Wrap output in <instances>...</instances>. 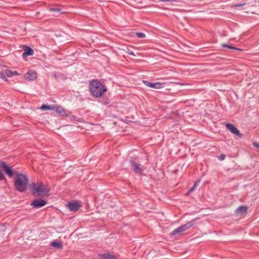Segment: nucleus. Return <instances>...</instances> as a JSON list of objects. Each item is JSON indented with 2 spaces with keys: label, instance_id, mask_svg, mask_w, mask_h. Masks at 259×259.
Listing matches in <instances>:
<instances>
[{
  "label": "nucleus",
  "instance_id": "1",
  "mask_svg": "<svg viewBox=\"0 0 259 259\" xmlns=\"http://www.w3.org/2000/svg\"><path fill=\"white\" fill-rule=\"evenodd\" d=\"M30 190L33 196L45 197L49 195V188L42 182L32 183L30 186Z\"/></svg>",
  "mask_w": 259,
  "mask_h": 259
},
{
  "label": "nucleus",
  "instance_id": "2",
  "mask_svg": "<svg viewBox=\"0 0 259 259\" xmlns=\"http://www.w3.org/2000/svg\"><path fill=\"white\" fill-rule=\"evenodd\" d=\"M89 89L93 96L96 98L101 97L107 90L104 85L96 79L90 81Z\"/></svg>",
  "mask_w": 259,
  "mask_h": 259
},
{
  "label": "nucleus",
  "instance_id": "3",
  "mask_svg": "<svg viewBox=\"0 0 259 259\" xmlns=\"http://www.w3.org/2000/svg\"><path fill=\"white\" fill-rule=\"evenodd\" d=\"M28 184V179L27 176L17 172L14 184L15 189L19 192H23L26 190Z\"/></svg>",
  "mask_w": 259,
  "mask_h": 259
},
{
  "label": "nucleus",
  "instance_id": "4",
  "mask_svg": "<svg viewBox=\"0 0 259 259\" xmlns=\"http://www.w3.org/2000/svg\"><path fill=\"white\" fill-rule=\"evenodd\" d=\"M130 165L136 175H142L144 171L142 165L138 157L132 156L130 159Z\"/></svg>",
  "mask_w": 259,
  "mask_h": 259
},
{
  "label": "nucleus",
  "instance_id": "5",
  "mask_svg": "<svg viewBox=\"0 0 259 259\" xmlns=\"http://www.w3.org/2000/svg\"><path fill=\"white\" fill-rule=\"evenodd\" d=\"M0 168H2L4 172L10 177L12 178L13 176V170L11 167L6 164L5 162L0 161ZM6 180L3 173L0 170V181Z\"/></svg>",
  "mask_w": 259,
  "mask_h": 259
},
{
  "label": "nucleus",
  "instance_id": "6",
  "mask_svg": "<svg viewBox=\"0 0 259 259\" xmlns=\"http://www.w3.org/2000/svg\"><path fill=\"white\" fill-rule=\"evenodd\" d=\"M194 221L189 222L173 230L171 233V235L175 236L177 234L181 235L185 231L191 228L194 225Z\"/></svg>",
  "mask_w": 259,
  "mask_h": 259
},
{
  "label": "nucleus",
  "instance_id": "7",
  "mask_svg": "<svg viewBox=\"0 0 259 259\" xmlns=\"http://www.w3.org/2000/svg\"><path fill=\"white\" fill-rule=\"evenodd\" d=\"M47 201L41 199H35L30 204L33 208H38L45 206Z\"/></svg>",
  "mask_w": 259,
  "mask_h": 259
},
{
  "label": "nucleus",
  "instance_id": "8",
  "mask_svg": "<svg viewBox=\"0 0 259 259\" xmlns=\"http://www.w3.org/2000/svg\"><path fill=\"white\" fill-rule=\"evenodd\" d=\"M143 83L147 87L153 88V89H161L164 87V83L160 82H150L147 80H143Z\"/></svg>",
  "mask_w": 259,
  "mask_h": 259
},
{
  "label": "nucleus",
  "instance_id": "9",
  "mask_svg": "<svg viewBox=\"0 0 259 259\" xmlns=\"http://www.w3.org/2000/svg\"><path fill=\"white\" fill-rule=\"evenodd\" d=\"M228 130H229L237 138H241L242 136L239 130L231 123H228Z\"/></svg>",
  "mask_w": 259,
  "mask_h": 259
},
{
  "label": "nucleus",
  "instance_id": "10",
  "mask_svg": "<svg viewBox=\"0 0 259 259\" xmlns=\"http://www.w3.org/2000/svg\"><path fill=\"white\" fill-rule=\"evenodd\" d=\"M24 78L27 80H34L37 78V73L33 70H29L24 75Z\"/></svg>",
  "mask_w": 259,
  "mask_h": 259
},
{
  "label": "nucleus",
  "instance_id": "11",
  "mask_svg": "<svg viewBox=\"0 0 259 259\" xmlns=\"http://www.w3.org/2000/svg\"><path fill=\"white\" fill-rule=\"evenodd\" d=\"M247 209V206L245 205H241L235 210V213L237 215L241 217L246 213Z\"/></svg>",
  "mask_w": 259,
  "mask_h": 259
},
{
  "label": "nucleus",
  "instance_id": "12",
  "mask_svg": "<svg viewBox=\"0 0 259 259\" xmlns=\"http://www.w3.org/2000/svg\"><path fill=\"white\" fill-rule=\"evenodd\" d=\"M34 54V51L30 47L28 46H24V52L22 54V57L23 58H25L26 57L32 56Z\"/></svg>",
  "mask_w": 259,
  "mask_h": 259
},
{
  "label": "nucleus",
  "instance_id": "13",
  "mask_svg": "<svg viewBox=\"0 0 259 259\" xmlns=\"http://www.w3.org/2000/svg\"><path fill=\"white\" fill-rule=\"evenodd\" d=\"M228 49L230 50V51L228 50V54L229 53H234L235 54H237V53L241 52L243 51L242 49L237 48L232 46L230 42L228 43Z\"/></svg>",
  "mask_w": 259,
  "mask_h": 259
},
{
  "label": "nucleus",
  "instance_id": "14",
  "mask_svg": "<svg viewBox=\"0 0 259 259\" xmlns=\"http://www.w3.org/2000/svg\"><path fill=\"white\" fill-rule=\"evenodd\" d=\"M68 208L71 211H76L80 206L77 202H69L67 204Z\"/></svg>",
  "mask_w": 259,
  "mask_h": 259
},
{
  "label": "nucleus",
  "instance_id": "15",
  "mask_svg": "<svg viewBox=\"0 0 259 259\" xmlns=\"http://www.w3.org/2000/svg\"><path fill=\"white\" fill-rule=\"evenodd\" d=\"M99 257L100 259H116V257L115 255L109 253L99 254Z\"/></svg>",
  "mask_w": 259,
  "mask_h": 259
},
{
  "label": "nucleus",
  "instance_id": "16",
  "mask_svg": "<svg viewBox=\"0 0 259 259\" xmlns=\"http://www.w3.org/2000/svg\"><path fill=\"white\" fill-rule=\"evenodd\" d=\"M52 246L56 248L61 249L63 247L62 244L60 242H57L56 241H53L51 243Z\"/></svg>",
  "mask_w": 259,
  "mask_h": 259
},
{
  "label": "nucleus",
  "instance_id": "17",
  "mask_svg": "<svg viewBox=\"0 0 259 259\" xmlns=\"http://www.w3.org/2000/svg\"><path fill=\"white\" fill-rule=\"evenodd\" d=\"M56 112L61 115H63L65 113L64 109L58 105L57 106Z\"/></svg>",
  "mask_w": 259,
  "mask_h": 259
},
{
  "label": "nucleus",
  "instance_id": "18",
  "mask_svg": "<svg viewBox=\"0 0 259 259\" xmlns=\"http://www.w3.org/2000/svg\"><path fill=\"white\" fill-rule=\"evenodd\" d=\"M5 73L7 76L8 77H11L13 76V71L10 70H5Z\"/></svg>",
  "mask_w": 259,
  "mask_h": 259
},
{
  "label": "nucleus",
  "instance_id": "19",
  "mask_svg": "<svg viewBox=\"0 0 259 259\" xmlns=\"http://www.w3.org/2000/svg\"><path fill=\"white\" fill-rule=\"evenodd\" d=\"M135 35L139 38H144L146 36V35L145 33H143V32H136L135 33Z\"/></svg>",
  "mask_w": 259,
  "mask_h": 259
},
{
  "label": "nucleus",
  "instance_id": "20",
  "mask_svg": "<svg viewBox=\"0 0 259 259\" xmlns=\"http://www.w3.org/2000/svg\"><path fill=\"white\" fill-rule=\"evenodd\" d=\"M5 71H3L2 72H0V78L4 80L5 81H8V79L5 76Z\"/></svg>",
  "mask_w": 259,
  "mask_h": 259
},
{
  "label": "nucleus",
  "instance_id": "21",
  "mask_svg": "<svg viewBox=\"0 0 259 259\" xmlns=\"http://www.w3.org/2000/svg\"><path fill=\"white\" fill-rule=\"evenodd\" d=\"M40 109L42 110H50L51 109L50 105H46V104H43V105H42L41 106Z\"/></svg>",
  "mask_w": 259,
  "mask_h": 259
},
{
  "label": "nucleus",
  "instance_id": "22",
  "mask_svg": "<svg viewBox=\"0 0 259 259\" xmlns=\"http://www.w3.org/2000/svg\"><path fill=\"white\" fill-rule=\"evenodd\" d=\"M199 181H200V180H198L197 182H196L194 184L193 186L189 190V192H192L193 191H194L195 190V188H196L197 184L199 182Z\"/></svg>",
  "mask_w": 259,
  "mask_h": 259
},
{
  "label": "nucleus",
  "instance_id": "23",
  "mask_svg": "<svg viewBox=\"0 0 259 259\" xmlns=\"http://www.w3.org/2000/svg\"><path fill=\"white\" fill-rule=\"evenodd\" d=\"M226 155L224 154H221L219 157L218 159L220 160H223L225 159Z\"/></svg>",
  "mask_w": 259,
  "mask_h": 259
},
{
  "label": "nucleus",
  "instance_id": "24",
  "mask_svg": "<svg viewBox=\"0 0 259 259\" xmlns=\"http://www.w3.org/2000/svg\"><path fill=\"white\" fill-rule=\"evenodd\" d=\"M245 4H246L245 3H242V4H240L233 5L231 6V7L235 8V7H237L243 6L245 5Z\"/></svg>",
  "mask_w": 259,
  "mask_h": 259
},
{
  "label": "nucleus",
  "instance_id": "25",
  "mask_svg": "<svg viewBox=\"0 0 259 259\" xmlns=\"http://www.w3.org/2000/svg\"><path fill=\"white\" fill-rule=\"evenodd\" d=\"M57 106H58L57 105H50V108H51L50 110H52L56 111Z\"/></svg>",
  "mask_w": 259,
  "mask_h": 259
},
{
  "label": "nucleus",
  "instance_id": "26",
  "mask_svg": "<svg viewBox=\"0 0 259 259\" xmlns=\"http://www.w3.org/2000/svg\"><path fill=\"white\" fill-rule=\"evenodd\" d=\"M127 53L130 55H131V56H136L135 53L133 51H132L128 50Z\"/></svg>",
  "mask_w": 259,
  "mask_h": 259
},
{
  "label": "nucleus",
  "instance_id": "27",
  "mask_svg": "<svg viewBox=\"0 0 259 259\" xmlns=\"http://www.w3.org/2000/svg\"><path fill=\"white\" fill-rule=\"evenodd\" d=\"M160 2H168V3H172L175 2V0H158Z\"/></svg>",
  "mask_w": 259,
  "mask_h": 259
},
{
  "label": "nucleus",
  "instance_id": "28",
  "mask_svg": "<svg viewBox=\"0 0 259 259\" xmlns=\"http://www.w3.org/2000/svg\"><path fill=\"white\" fill-rule=\"evenodd\" d=\"M50 11L52 12H54V11L59 12V11H60V9H57V8H51V9H50Z\"/></svg>",
  "mask_w": 259,
  "mask_h": 259
},
{
  "label": "nucleus",
  "instance_id": "29",
  "mask_svg": "<svg viewBox=\"0 0 259 259\" xmlns=\"http://www.w3.org/2000/svg\"><path fill=\"white\" fill-rule=\"evenodd\" d=\"M19 73L17 71H13V76L14 75H19Z\"/></svg>",
  "mask_w": 259,
  "mask_h": 259
},
{
  "label": "nucleus",
  "instance_id": "30",
  "mask_svg": "<svg viewBox=\"0 0 259 259\" xmlns=\"http://www.w3.org/2000/svg\"><path fill=\"white\" fill-rule=\"evenodd\" d=\"M253 145L257 148H259V144L257 143H253Z\"/></svg>",
  "mask_w": 259,
  "mask_h": 259
},
{
  "label": "nucleus",
  "instance_id": "31",
  "mask_svg": "<svg viewBox=\"0 0 259 259\" xmlns=\"http://www.w3.org/2000/svg\"><path fill=\"white\" fill-rule=\"evenodd\" d=\"M191 193V192H189V190L188 191V192L185 194V196H189Z\"/></svg>",
  "mask_w": 259,
  "mask_h": 259
},
{
  "label": "nucleus",
  "instance_id": "32",
  "mask_svg": "<svg viewBox=\"0 0 259 259\" xmlns=\"http://www.w3.org/2000/svg\"><path fill=\"white\" fill-rule=\"evenodd\" d=\"M222 46L224 47H227V44H223L222 45Z\"/></svg>",
  "mask_w": 259,
  "mask_h": 259
},
{
  "label": "nucleus",
  "instance_id": "33",
  "mask_svg": "<svg viewBox=\"0 0 259 259\" xmlns=\"http://www.w3.org/2000/svg\"><path fill=\"white\" fill-rule=\"evenodd\" d=\"M258 148H259V147H258Z\"/></svg>",
  "mask_w": 259,
  "mask_h": 259
}]
</instances>
